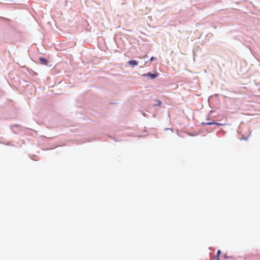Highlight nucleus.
Returning a JSON list of instances; mask_svg holds the SVG:
<instances>
[{
	"instance_id": "nucleus-1",
	"label": "nucleus",
	"mask_w": 260,
	"mask_h": 260,
	"mask_svg": "<svg viewBox=\"0 0 260 260\" xmlns=\"http://www.w3.org/2000/svg\"><path fill=\"white\" fill-rule=\"evenodd\" d=\"M159 75V74L157 72L155 71L154 73L149 72L147 73H144L142 74L141 76L143 77H149L150 79L153 80L158 77Z\"/></svg>"
},
{
	"instance_id": "nucleus-2",
	"label": "nucleus",
	"mask_w": 260,
	"mask_h": 260,
	"mask_svg": "<svg viewBox=\"0 0 260 260\" xmlns=\"http://www.w3.org/2000/svg\"><path fill=\"white\" fill-rule=\"evenodd\" d=\"M39 60L40 64H41L42 65H45V66H46L49 67H51V65L49 64V61L47 58H46L44 57H40L39 58Z\"/></svg>"
},
{
	"instance_id": "nucleus-3",
	"label": "nucleus",
	"mask_w": 260,
	"mask_h": 260,
	"mask_svg": "<svg viewBox=\"0 0 260 260\" xmlns=\"http://www.w3.org/2000/svg\"><path fill=\"white\" fill-rule=\"evenodd\" d=\"M206 120L207 121H208L207 123H210L209 124L210 125H217L218 126H221V125H225V124H222V123H221L217 122L215 121L214 120L210 119L209 118H206Z\"/></svg>"
},
{
	"instance_id": "nucleus-4",
	"label": "nucleus",
	"mask_w": 260,
	"mask_h": 260,
	"mask_svg": "<svg viewBox=\"0 0 260 260\" xmlns=\"http://www.w3.org/2000/svg\"><path fill=\"white\" fill-rule=\"evenodd\" d=\"M126 64L132 67H134L138 65L139 62L135 59H131L126 62Z\"/></svg>"
},
{
	"instance_id": "nucleus-5",
	"label": "nucleus",
	"mask_w": 260,
	"mask_h": 260,
	"mask_svg": "<svg viewBox=\"0 0 260 260\" xmlns=\"http://www.w3.org/2000/svg\"><path fill=\"white\" fill-rule=\"evenodd\" d=\"M22 68H24V69H26V71H27V72L30 74V75H31L32 76H36L37 75H38V73L36 72H35L34 71H33L32 69H29L28 68H27V67H26L25 66H21Z\"/></svg>"
},
{
	"instance_id": "nucleus-6",
	"label": "nucleus",
	"mask_w": 260,
	"mask_h": 260,
	"mask_svg": "<svg viewBox=\"0 0 260 260\" xmlns=\"http://www.w3.org/2000/svg\"><path fill=\"white\" fill-rule=\"evenodd\" d=\"M156 103L153 105L154 107L160 106L162 105V102L159 100H156Z\"/></svg>"
},
{
	"instance_id": "nucleus-7",
	"label": "nucleus",
	"mask_w": 260,
	"mask_h": 260,
	"mask_svg": "<svg viewBox=\"0 0 260 260\" xmlns=\"http://www.w3.org/2000/svg\"><path fill=\"white\" fill-rule=\"evenodd\" d=\"M187 135L191 137H194V136H197L198 135V134L196 132H194V133L188 132Z\"/></svg>"
},
{
	"instance_id": "nucleus-8",
	"label": "nucleus",
	"mask_w": 260,
	"mask_h": 260,
	"mask_svg": "<svg viewBox=\"0 0 260 260\" xmlns=\"http://www.w3.org/2000/svg\"><path fill=\"white\" fill-rule=\"evenodd\" d=\"M251 133V132H250L249 134L247 136L242 137V140H244V141H247L248 139V137L250 136Z\"/></svg>"
},
{
	"instance_id": "nucleus-9",
	"label": "nucleus",
	"mask_w": 260,
	"mask_h": 260,
	"mask_svg": "<svg viewBox=\"0 0 260 260\" xmlns=\"http://www.w3.org/2000/svg\"><path fill=\"white\" fill-rule=\"evenodd\" d=\"M19 125L18 124H16L11 125V129H12L14 133H16V132L13 129V128L16 127H19Z\"/></svg>"
},
{
	"instance_id": "nucleus-10",
	"label": "nucleus",
	"mask_w": 260,
	"mask_h": 260,
	"mask_svg": "<svg viewBox=\"0 0 260 260\" xmlns=\"http://www.w3.org/2000/svg\"><path fill=\"white\" fill-rule=\"evenodd\" d=\"M155 59V57H154V56H151L150 59H149V61H152L153 60H154Z\"/></svg>"
},
{
	"instance_id": "nucleus-11",
	"label": "nucleus",
	"mask_w": 260,
	"mask_h": 260,
	"mask_svg": "<svg viewBox=\"0 0 260 260\" xmlns=\"http://www.w3.org/2000/svg\"><path fill=\"white\" fill-rule=\"evenodd\" d=\"M208 123V121L206 122H202L201 124L202 125H210L209 124L210 123Z\"/></svg>"
},
{
	"instance_id": "nucleus-12",
	"label": "nucleus",
	"mask_w": 260,
	"mask_h": 260,
	"mask_svg": "<svg viewBox=\"0 0 260 260\" xmlns=\"http://www.w3.org/2000/svg\"><path fill=\"white\" fill-rule=\"evenodd\" d=\"M165 129L166 131L169 130V131H172V132H173V128H170H170H166Z\"/></svg>"
},
{
	"instance_id": "nucleus-13",
	"label": "nucleus",
	"mask_w": 260,
	"mask_h": 260,
	"mask_svg": "<svg viewBox=\"0 0 260 260\" xmlns=\"http://www.w3.org/2000/svg\"><path fill=\"white\" fill-rule=\"evenodd\" d=\"M214 258H216V260H219V256L217 254Z\"/></svg>"
},
{
	"instance_id": "nucleus-14",
	"label": "nucleus",
	"mask_w": 260,
	"mask_h": 260,
	"mask_svg": "<svg viewBox=\"0 0 260 260\" xmlns=\"http://www.w3.org/2000/svg\"><path fill=\"white\" fill-rule=\"evenodd\" d=\"M6 145H8V146H14L13 145H12L10 142H9L8 143L6 144Z\"/></svg>"
},
{
	"instance_id": "nucleus-15",
	"label": "nucleus",
	"mask_w": 260,
	"mask_h": 260,
	"mask_svg": "<svg viewBox=\"0 0 260 260\" xmlns=\"http://www.w3.org/2000/svg\"><path fill=\"white\" fill-rule=\"evenodd\" d=\"M220 253H221L220 250H218L217 251V254L218 255H219H219H220Z\"/></svg>"
},
{
	"instance_id": "nucleus-16",
	"label": "nucleus",
	"mask_w": 260,
	"mask_h": 260,
	"mask_svg": "<svg viewBox=\"0 0 260 260\" xmlns=\"http://www.w3.org/2000/svg\"><path fill=\"white\" fill-rule=\"evenodd\" d=\"M109 137H110L111 139H113L114 140H115L116 142L118 141V140L115 139L114 138H113L112 136H109Z\"/></svg>"
},
{
	"instance_id": "nucleus-17",
	"label": "nucleus",
	"mask_w": 260,
	"mask_h": 260,
	"mask_svg": "<svg viewBox=\"0 0 260 260\" xmlns=\"http://www.w3.org/2000/svg\"><path fill=\"white\" fill-rule=\"evenodd\" d=\"M148 60H145V61H144V63H143V65H146V63H147V62L148 61Z\"/></svg>"
},
{
	"instance_id": "nucleus-18",
	"label": "nucleus",
	"mask_w": 260,
	"mask_h": 260,
	"mask_svg": "<svg viewBox=\"0 0 260 260\" xmlns=\"http://www.w3.org/2000/svg\"><path fill=\"white\" fill-rule=\"evenodd\" d=\"M143 58L144 59H146V58H148V56L147 55H145V56H144Z\"/></svg>"
},
{
	"instance_id": "nucleus-19",
	"label": "nucleus",
	"mask_w": 260,
	"mask_h": 260,
	"mask_svg": "<svg viewBox=\"0 0 260 260\" xmlns=\"http://www.w3.org/2000/svg\"><path fill=\"white\" fill-rule=\"evenodd\" d=\"M147 132V130L146 129H144L143 130V132Z\"/></svg>"
},
{
	"instance_id": "nucleus-20",
	"label": "nucleus",
	"mask_w": 260,
	"mask_h": 260,
	"mask_svg": "<svg viewBox=\"0 0 260 260\" xmlns=\"http://www.w3.org/2000/svg\"><path fill=\"white\" fill-rule=\"evenodd\" d=\"M143 115L144 116H146L145 113H143Z\"/></svg>"
}]
</instances>
